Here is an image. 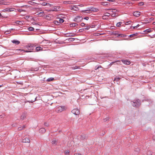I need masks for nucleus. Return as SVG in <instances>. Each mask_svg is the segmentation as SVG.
Here are the masks:
<instances>
[{
    "mask_svg": "<svg viewBox=\"0 0 155 155\" xmlns=\"http://www.w3.org/2000/svg\"><path fill=\"white\" fill-rule=\"evenodd\" d=\"M25 48L26 49H27L28 50L24 51V52H31V50H33L34 47L32 45H26Z\"/></svg>",
    "mask_w": 155,
    "mask_h": 155,
    "instance_id": "obj_1",
    "label": "nucleus"
},
{
    "mask_svg": "<svg viewBox=\"0 0 155 155\" xmlns=\"http://www.w3.org/2000/svg\"><path fill=\"white\" fill-rule=\"evenodd\" d=\"M131 104L134 107H138L140 105V101L138 99L135 101H131Z\"/></svg>",
    "mask_w": 155,
    "mask_h": 155,
    "instance_id": "obj_2",
    "label": "nucleus"
},
{
    "mask_svg": "<svg viewBox=\"0 0 155 155\" xmlns=\"http://www.w3.org/2000/svg\"><path fill=\"white\" fill-rule=\"evenodd\" d=\"M72 112L75 115H79L80 113L79 110L77 108L73 109L72 111Z\"/></svg>",
    "mask_w": 155,
    "mask_h": 155,
    "instance_id": "obj_3",
    "label": "nucleus"
},
{
    "mask_svg": "<svg viewBox=\"0 0 155 155\" xmlns=\"http://www.w3.org/2000/svg\"><path fill=\"white\" fill-rule=\"evenodd\" d=\"M66 107L65 106H59V112H61L66 109Z\"/></svg>",
    "mask_w": 155,
    "mask_h": 155,
    "instance_id": "obj_4",
    "label": "nucleus"
},
{
    "mask_svg": "<svg viewBox=\"0 0 155 155\" xmlns=\"http://www.w3.org/2000/svg\"><path fill=\"white\" fill-rule=\"evenodd\" d=\"M22 142L23 143H29L30 142V140L29 138H25L22 140Z\"/></svg>",
    "mask_w": 155,
    "mask_h": 155,
    "instance_id": "obj_5",
    "label": "nucleus"
},
{
    "mask_svg": "<svg viewBox=\"0 0 155 155\" xmlns=\"http://www.w3.org/2000/svg\"><path fill=\"white\" fill-rule=\"evenodd\" d=\"M79 10L78 7L77 5H74L73 6V7H72L71 10L73 11H77Z\"/></svg>",
    "mask_w": 155,
    "mask_h": 155,
    "instance_id": "obj_6",
    "label": "nucleus"
},
{
    "mask_svg": "<svg viewBox=\"0 0 155 155\" xmlns=\"http://www.w3.org/2000/svg\"><path fill=\"white\" fill-rule=\"evenodd\" d=\"M82 19V18L80 16H78L75 18L74 21L77 22H79V21H81V20Z\"/></svg>",
    "mask_w": 155,
    "mask_h": 155,
    "instance_id": "obj_7",
    "label": "nucleus"
},
{
    "mask_svg": "<svg viewBox=\"0 0 155 155\" xmlns=\"http://www.w3.org/2000/svg\"><path fill=\"white\" fill-rule=\"evenodd\" d=\"M140 12H139L136 11L133 13V15L136 17H138L140 15Z\"/></svg>",
    "mask_w": 155,
    "mask_h": 155,
    "instance_id": "obj_8",
    "label": "nucleus"
},
{
    "mask_svg": "<svg viewBox=\"0 0 155 155\" xmlns=\"http://www.w3.org/2000/svg\"><path fill=\"white\" fill-rule=\"evenodd\" d=\"M122 61L124 64H130V62L128 60H121Z\"/></svg>",
    "mask_w": 155,
    "mask_h": 155,
    "instance_id": "obj_9",
    "label": "nucleus"
},
{
    "mask_svg": "<svg viewBox=\"0 0 155 155\" xmlns=\"http://www.w3.org/2000/svg\"><path fill=\"white\" fill-rule=\"evenodd\" d=\"M66 16L64 15H62L59 12V18H65Z\"/></svg>",
    "mask_w": 155,
    "mask_h": 155,
    "instance_id": "obj_10",
    "label": "nucleus"
},
{
    "mask_svg": "<svg viewBox=\"0 0 155 155\" xmlns=\"http://www.w3.org/2000/svg\"><path fill=\"white\" fill-rule=\"evenodd\" d=\"M15 10V9L14 8H10L5 9V11L8 12H11L14 11Z\"/></svg>",
    "mask_w": 155,
    "mask_h": 155,
    "instance_id": "obj_11",
    "label": "nucleus"
},
{
    "mask_svg": "<svg viewBox=\"0 0 155 155\" xmlns=\"http://www.w3.org/2000/svg\"><path fill=\"white\" fill-rule=\"evenodd\" d=\"M87 138V136L85 134H82L80 136V139L82 140L86 139Z\"/></svg>",
    "mask_w": 155,
    "mask_h": 155,
    "instance_id": "obj_12",
    "label": "nucleus"
},
{
    "mask_svg": "<svg viewBox=\"0 0 155 155\" xmlns=\"http://www.w3.org/2000/svg\"><path fill=\"white\" fill-rule=\"evenodd\" d=\"M94 8H90L88 10H85L84 11H83L84 12H84V13H88V12L90 11H94Z\"/></svg>",
    "mask_w": 155,
    "mask_h": 155,
    "instance_id": "obj_13",
    "label": "nucleus"
},
{
    "mask_svg": "<svg viewBox=\"0 0 155 155\" xmlns=\"http://www.w3.org/2000/svg\"><path fill=\"white\" fill-rule=\"evenodd\" d=\"M39 131L40 133H44L45 132L46 130L45 128H41L39 130Z\"/></svg>",
    "mask_w": 155,
    "mask_h": 155,
    "instance_id": "obj_14",
    "label": "nucleus"
},
{
    "mask_svg": "<svg viewBox=\"0 0 155 155\" xmlns=\"http://www.w3.org/2000/svg\"><path fill=\"white\" fill-rule=\"evenodd\" d=\"M12 42L13 43L15 44V45H18L19 44L20 42L18 40H13L12 41Z\"/></svg>",
    "mask_w": 155,
    "mask_h": 155,
    "instance_id": "obj_15",
    "label": "nucleus"
},
{
    "mask_svg": "<svg viewBox=\"0 0 155 155\" xmlns=\"http://www.w3.org/2000/svg\"><path fill=\"white\" fill-rule=\"evenodd\" d=\"M26 114L25 113H23L22 114L21 116V120H24L26 117Z\"/></svg>",
    "mask_w": 155,
    "mask_h": 155,
    "instance_id": "obj_16",
    "label": "nucleus"
},
{
    "mask_svg": "<svg viewBox=\"0 0 155 155\" xmlns=\"http://www.w3.org/2000/svg\"><path fill=\"white\" fill-rule=\"evenodd\" d=\"M58 143L57 140H53L52 141V143L53 145H55L57 144Z\"/></svg>",
    "mask_w": 155,
    "mask_h": 155,
    "instance_id": "obj_17",
    "label": "nucleus"
},
{
    "mask_svg": "<svg viewBox=\"0 0 155 155\" xmlns=\"http://www.w3.org/2000/svg\"><path fill=\"white\" fill-rule=\"evenodd\" d=\"M65 155H70V151L69 150H67L65 151Z\"/></svg>",
    "mask_w": 155,
    "mask_h": 155,
    "instance_id": "obj_18",
    "label": "nucleus"
},
{
    "mask_svg": "<svg viewBox=\"0 0 155 155\" xmlns=\"http://www.w3.org/2000/svg\"><path fill=\"white\" fill-rule=\"evenodd\" d=\"M36 50L37 51H41L42 50V48L40 47H37L36 48Z\"/></svg>",
    "mask_w": 155,
    "mask_h": 155,
    "instance_id": "obj_19",
    "label": "nucleus"
},
{
    "mask_svg": "<svg viewBox=\"0 0 155 155\" xmlns=\"http://www.w3.org/2000/svg\"><path fill=\"white\" fill-rule=\"evenodd\" d=\"M110 13H107L105 14V15H104L103 16V19H104V18H104V17H106V16L109 17V16H110Z\"/></svg>",
    "mask_w": 155,
    "mask_h": 155,
    "instance_id": "obj_20",
    "label": "nucleus"
},
{
    "mask_svg": "<svg viewBox=\"0 0 155 155\" xmlns=\"http://www.w3.org/2000/svg\"><path fill=\"white\" fill-rule=\"evenodd\" d=\"M25 127V125H23L22 126L20 127H18V130H21L23 129H24Z\"/></svg>",
    "mask_w": 155,
    "mask_h": 155,
    "instance_id": "obj_21",
    "label": "nucleus"
},
{
    "mask_svg": "<svg viewBox=\"0 0 155 155\" xmlns=\"http://www.w3.org/2000/svg\"><path fill=\"white\" fill-rule=\"evenodd\" d=\"M78 24L76 23H73L70 24V26L71 27H74L77 26Z\"/></svg>",
    "mask_w": 155,
    "mask_h": 155,
    "instance_id": "obj_22",
    "label": "nucleus"
},
{
    "mask_svg": "<svg viewBox=\"0 0 155 155\" xmlns=\"http://www.w3.org/2000/svg\"><path fill=\"white\" fill-rule=\"evenodd\" d=\"M63 18H59V23H62L64 21V20Z\"/></svg>",
    "mask_w": 155,
    "mask_h": 155,
    "instance_id": "obj_23",
    "label": "nucleus"
},
{
    "mask_svg": "<svg viewBox=\"0 0 155 155\" xmlns=\"http://www.w3.org/2000/svg\"><path fill=\"white\" fill-rule=\"evenodd\" d=\"M101 5L104 6H106L108 5V3L105 2H101Z\"/></svg>",
    "mask_w": 155,
    "mask_h": 155,
    "instance_id": "obj_24",
    "label": "nucleus"
},
{
    "mask_svg": "<svg viewBox=\"0 0 155 155\" xmlns=\"http://www.w3.org/2000/svg\"><path fill=\"white\" fill-rule=\"evenodd\" d=\"M120 62V61H115L112 62H111L110 64V65H112L113 64H114L115 63H117V64H118V63H119Z\"/></svg>",
    "mask_w": 155,
    "mask_h": 155,
    "instance_id": "obj_25",
    "label": "nucleus"
},
{
    "mask_svg": "<svg viewBox=\"0 0 155 155\" xmlns=\"http://www.w3.org/2000/svg\"><path fill=\"white\" fill-rule=\"evenodd\" d=\"M54 79V78H48L47 80V81H52Z\"/></svg>",
    "mask_w": 155,
    "mask_h": 155,
    "instance_id": "obj_26",
    "label": "nucleus"
},
{
    "mask_svg": "<svg viewBox=\"0 0 155 155\" xmlns=\"http://www.w3.org/2000/svg\"><path fill=\"white\" fill-rule=\"evenodd\" d=\"M28 30L29 31H32L34 30V28L33 27H30L28 28Z\"/></svg>",
    "mask_w": 155,
    "mask_h": 155,
    "instance_id": "obj_27",
    "label": "nucleus"
},
{
    "mask_svg": "<svg viewBox=\"0 0 155 155\" xmlns=\"http://www.w3.org/2000/svg\"><path fill=\"white\" fill-rule=\"evenodd\" d=\"M122 23L121 22H118L117 24V26L118 27H120Z\"/></svg>",
    "mask_w": 155,
    "mask_h": 155,
    "instance_id": "obj_28",
    "label": "nucleus"
},
{
    "mask_svg": "<svg viewBox=\"0 0 155 155\" xmlns=\"http://www.w3.org/2000/svg\"><path fill=\"white\" fill-rule=\"evenodd\" d=\"M39 69L38 68H32L31 69V71H38L39 70Z\"/></svg>",
    "mask_w": 155,
    "mask_h": 155,
    "instance_id": "obj_29",
    "label": "nucleus"
},
{
    "mask_svg": "<svg viewBox=\"0 0 155 155\" xmlns=\"http://www.w3.org/2000/svg\"><path fill=\"white\" fill-rule=\"evenodd\" d=\"M38 15H40L41 16H42L44 15V12H40L37 14Z\"/></svg>",
    "mask_w": 155,
    "mask_h": 155,
    "instance_id": "obj_30",
    "label": "nucleus"
},
{
    "mask_svg": "<svg viewBox=\"0 0 155 155\" xmlns=\"http://www.w3.org/2000/svg\"><path fill=\"white\" fill-rule=\"evenodd\" d=\"M120 79V78H117L114 79V81L117 82Z\"/></svg>",
    "mask_w": 155,
    "mask_h": 155,
    "instance_id": "obj_31",
    "label": "nucleus"
},
{
    "mask_svg": "<svg viewBox=\"0 0 155 155\" xmlns=\"http://www.w3.org/2000/svg\"><path fill=\"white\" fill-rule=\"evenodd\" d=\"M78 67L77 66H75L74 67H72L71 68V69L73 70H74L77 68H78Z\"/></svg>",
    "mask_w": 155,
    "mask_h": 155,
    "instance_id": "obj_32",
    "label": "nucleus"
},
{
    "mask_svg": "<svg viewBox=\"0 0 155 155\" xmlns=\"http://www.w3.org/2000/svg\"><path fill=\"white\" fill-rule=\"evenodd\" d=\"M49 125L48 123L47 122H45L44 123V126L45 127H48V126Z\"/></svg>",
    "mask_w": 155,
    "mask_h": 155,
    "instance_id": "obj_33",
    "label": "nucleus"
},
{
    "mask_svg": "<svg viewBox=\"0 0 155 155\" xmlns=\"http://www.w3.org/2000/svg\"><path fill=\"white\" fill-rule=\"evenodd\" d=\"M117 15V14L116 13H113L111 14V16L112 17H115Z\"/></svg>",
    "mask_w": 155,
    "mask_h": 155,
    "instance_id": "obj_34",
    "label": "nucleus"
},
{
    "mask_svg": "<svg viewBox=\"0 0 155 155\" xmlns=\"http://www.w3.org/2000/svg\"><path fill=\"white\" fill-rule=\"evenodd\" d=\"M112 12L113 13H115L117 11V10L116 9H112Z\"/></svg>",
    "mask_w": 155,
    "mask_h": 155,
    "instance_id": "obj_35",
    "label": "nucleus"
},
{
    "mask_svg": "<svg viewBox=\"0 0 155 155\" xmlns=\"http://www.w3.org/2000/svg\"><path fill=\"white\" fill-rule=\"evenodd\" d=\"M131 23V21H127V22L125 23V25H127L128 24H130Z\"/></svg>",
    "mask_w": 155,
    "mask_h": 155,
    "instance_id": "obj_36",
    "label": "nucleus"
},
{
    "mask_svg": "<svg viewBox=\"0 0 155 155\" xmlns=\"http://www.w3.org/2000/svg\"><path fill=\"white\" fill-rule=\"evenodd\" d=\"M64 2H67V4H71L72 3H71V2L69 1H64Z\"/></svg>",
    "mask_w": 155,
    "mask_h": 155,
    "instance_id": "obj_37",
    "label": "nucleus"
},
{
    "mask_svg": "<svg viewBox=\"0 0 155 155\" xmlns=\"http://www.w3.org/2000/svg\"><path fill=\"white\" fill-rule=\"evenodd\" d=\"M22 23V22L21 21H17V23L19 24V25H21Z\"/></svg>",
    "mask_w": 155,
    "mask_h": 155,
    "instance_id": "obj_38",
    "label": "nucleus"
},
{
    "mask_svg": "<svg viewBox=\"0 0 155 155\" xmlns=\"http://www.w3.org/2000/svg\"><path fill=\"white\" fill-rule=\"evenodd\" d=\"M149 30V29L146 30L144 31V32H145L149 33L150 32V31Z\"/></svg>",
    "mask_w": 155,
    "mask_h": 155,
    "instance_id": "obj_39",
    "label": "nucleus"
},
{
    "mask_svg": "<svg viewBox=\"0 0 155 155\" xmlns=\"http://www.w3.org/2000/svg\"><path fill=\"white\" fill-rule=\"evenodd\" d=\"M109 119V118L108 117H106L104 119V121H106L107 120H108Z\"/></svg>",
    "mask_w": 155,
    "mask_h": 155,
    "instance_id": "obj_40",
    "label": "nucleus"
},
{
    "mask_svg": "<svg viewBox=\"0 0 155 155\" xmlns=\"http://www.w3.org/2000/svg\"><path fill=\"white\" fill-rule=\"evenodd\" d=\"M81 26L82 27H84L85 25V24L84 23H82L81 24Z\"/></svg>",
    "mask_w": 155,
    "mask_h": 155,
    "instance_id": "obj_41",
    "label": "nucleus"
},
{
    "mask_svg": "<svg viewBox=\"0 0 155 155\" xmlns=\"http://www.w3.org/2000/svg\"><path fill=\"white\" fill-rule=\"evenodd\" d=\"M47 4L45 2H43L42 4V5L43 6H45Z\"/></svg>",
    "mask_w": 155,
    "mask_h": 155,
    "instance_id": "obj_42",
    "label": "nucleus"
},
{
    "mask_svg": "<svg viewBox=\"0 0 155 155\" xmlns=\"http://www.w3.org/2000/svg\"><path fill=\"white\" fill-rule=\"evenodd\" d=\"M135 35V34H132V35H130V36L131 37H133V36H134Z\"/></svg>",
    "mask_w": 155,
    "mask_h": 155,
    "instance_id": "obj_43",
    "label": "nucleus"
},
{
    "mask_svg": "<svg viewBox=\"0 0 155 155\" xmlns=\"http://www.w3.org/2000/svg\"><path fill=\"white\" fill-rule=\"evenodd\" d=\"M84 19H85V20H87L88 19H89V18L88 17H84Z\"/></svg>",
    "mask_w": 155,
    "mask_h": 155,
    "instance_id": "obj_44",
    "label": "nucleus"
},
{
    "mask_svg": "<svg viewBox=\"0 0 155 155\" xmlns=\"http://www.w3.org/2000/svg\"><path fill=\"white\" fill-rule=\"evenodd\" d=\"M107 1L109 2H113L115 1V0H107Z\"/></svg>",
    "mask_w": 155,
    "mask_h": 155,
    "instance_id": "obj_45",
    "label": "nucleus"
},
{
    "mask_svg": "<svg viewBox=\"0 0 155 155\" xmlns=\"http://www.w3.org/2000/svg\"><path fill=\"white\" fill-rule=\"evenodd\" d=\"M43 43H46L47 44H49V43L48 42H47V41H46V40L43 41Z\"/></svg>",
    "mask_w": 155,
    "mask_h": 155,
    "instance_id": "obj_46",
    "label": "nucleus"
},
{
    "mask_svg": "<svg viewBox=\"0 0 155 155\" xmlns=\"http://www.w3.org/2000/svg\"><path fill=\"white\" fill-rule=\"evenodd\" d=\"M69 39L71 41H73L74 40V39H75L74 38H70Z\"/></svg>",
    "mask_w": 155,
    "mask_h": 155,
    "instance_id": "obj_47",
    "label": "nucleus"
},
{
    "mask_svg": "<svg viewBox=\"0 0 155 155\" xmlns=\"http://www.w3.org/2000/svg\"><path fill=\"white\" fill-rule=\"evenodd\" d=\"M10 33V32H9V31H6L5 33L6 34H9Z\"/></svg>",
    "mask_w": 155,
    "mask_h": 155,
    "instance_id": "obj_48",
    "label": "nucleus"
},
{
    "mask_svg": "<svg viewBox=\"0 0 155 155\" xmlns=\"http://www.w3.org/2000/svg\"><path fill=\"white\" fill-rule=\"evenodd\" d=\"M54 23L55 24H57V23H58V21H54Z\"/></svg>",
    "mask_w": 155,
    "mask_h": 155,
    "instance_id": "obj_49",
    "label": "nucleus"
},
{
    "mask_svg": "<svg viewBox=\"0 0 155 155\" xmlns=\"http://www.w3.org/2000/svg\"><path fill=\"white\" fill-rule=\"evenodd\" d=\"M74 155H81V154L80 153H76L75 154H74Z\"/></svg>",
    "mask_w": 155,
    "mask_h": 155,
    "instance_id": "obj_50",
    "label": "nucleus"
},
{
    "mask_svg": "<svg viewBox=\"0 0 155 155\" xmlns=\"http://www.w3.org/2000/svg\"><path fill=\"white\" fill-rule=\"evenodd\" d=\"M18 50H19L20 51H25V50H23V49H19Z\"/></svg>",
    "mask_w": 155,
    "mask_h": 155,
    "instance_id": "obj_51",
    "label": "nucleus"
},
{
    "mask_svg": "<svg viewBox=\"0 0 155 155\" xmlns=\"http://www.w3.org/2000/svg\"><path fill=\"white\" fill-rule=\"evenodd\" d=\"M77 6H78H78L81 7H82L83 5L81 4V5H78Z\"/></svg>",
    "mask_w": 155,
    "mask_h": 155,
    "instance_id": "obj_52",
    "label": "nucleus"
},
{
    "mask_svg": "<svg viewBox=\"0 0 155 155\" xmlns=\"http://www.w3.org/2000/svg\"><path fill=\"white\" fill-rule=\"evenodd\" d=\"M94 27H95L94 25H92L91 26V28H94Z\"/></svg>",
    "mask_w": 155,
    "mask_h": 155,
    "instance_id": "obj_53",
    "label": "nucleus"
},
{
    "mask_svg": "<svg viewBox=\"0 0 155 155\" xmlns=\"http://www.w3.org/2000/svg\"><path fill=\"white\" fill-rule=\"evenodd\" d=\"M89 27H87L85 28V29L86 30H88L89 28Z\"/></svg>",
    "mask_w": 155,
    "mask_h": 155,
    "instance_id": "obj_54",
    "label": "nucleus"
},
{
    "mask_svg": "<svg viewBox=\"0 0 155 155\" xmlns=\"http://www.w3.org/2000/svg\"><path fill=\"white\" fill-rule=\"evenodd\" d=\"M136 27L135 26H134V27H132V28H132V29H134L135 28H136Z\"/></svg>",
    "mask_w": 155,
    "mask_h": 155,
    "instance_id": "obj_55",
    "label": "nucleus"
},
{
    "mask_svg": "<svg viewBox=\"0 0 155 155\" xmlns=\"http://www.w3.org/2000/svg\"><path fill=\"white\" fill-rule=\"evenodd\" d=\"M20 12H21L22 11H23V10H21V9H19L18 10Z\"/></svg>",
    "mask_w": 155,
    "mask_h": 155,
    "instance_id": "obj_56",
    "label": "nucleus"
},
{
    "mask_svg": "<svg viewBox=\"0 0 155 155\" xmlns=\"http://www.w3.org/2000/svg\"><path fill=\"white\" fill-rule=\"evenodd\" d=\"M139 26V25H137L136 26V28H137Z\"/></svg>",
    "mask_w": 155,
    "mask_h": 155,
    "instance_id": "obj_57",
    "label": "nucleus"
},
{
    "mask_svg": "<svg viewBox=\"0 0 155 155\" xmlns=\"http://www.w3.org/2000/svg\"><path fill=\"white\" fill-rule=\"evenodd\" d=\"M2 14H1V13H0V17H2Z\"/></svg>",
    "mask_w": 155,
    "mask_h": 155,
    "instance_id": "obj_58",
    "label": "nucleus"
},
{
    "mask_svg": "<svg viewBox=\"0 0 155 155\" xmlns=\"http://www.w3.org/2000/svg\"><path fill=\"white\" fill-rule=\"evenodd\" d=\"M100 67H101V66H100V67H97V68L96 69V70H97V69H98V68H100Z\"/></svg>",
    "mask_w": 155,
    "mask_h": 155,
    "instance_id": "obj_59",
    "label": "nucleus"
},
{
    "mask_svg": "<svg viewBox=\"0 0 155 155\" xmlns=\"http://www.w3.org/2000/svg\"><path fill=\"white\" fill-rule=\"evenodd\" d=\"M63 3H64V4H67V2H64V1L63 2Z\"/></svg>",
    "mask_w": 155,
    "mask_h": 155,
    "instance_id": "obj_60",
    "label": "nucleus"
},
{
    "mask_svg": "<svg viewBox=\"0 0 155 155\" xmlns=\"http://www.w3.org/2000/svg\"><path fill=\"white\" fill-rule=\"evenodd\" d=\"M74 36V35H69L70 36Z\"/></svg>",
    "mask_w": 155,
    "mask_h": 155,
    "instance_id": "obj_61",
    "label": "nucleus"
},
{
    "mask_svg": "<svg viewBox=\"0 0 155 155\" xmlns=\"http://www.w3.org/2000/svg\"><path fill=\"white\" fill-rule=\"evenodd\" d=\"M153 25H155V22H153Z\"/></svg>",
    "mask_w": 155,
    "mask_h": 155,
    "instance_id": "obj_62",
    "label": "nucleus"
},
{
    "mask_svg": "<svg viewBox=\"0 0 155 155\" xmlns=\"http://www.w3.org/2000/svg\"><path fill=\"white\" fill-rule=\"evenodd\" d=\"M34 101H31V103H32V102H33Z\"/></svg>",
    "mask_w": 155,
    "mask_h": 155,
    "instance_id": "obj_63",
    "label": "nucleus"
},
{
    "mask_svg": "<svg viewBox=\"0 0 155 155\" xmlns=\"http://www.w3.org/2000/svg\"><path fill=\"white\" fill-rule=\"evenodd\" d=\"M54 11H57V10H54Z\"/></svg>",
    "mask_w": 155,
    "mask_h": 155,
    "instance_id": "obj_64",
    "label": "nucleus"
}]
</instances>
